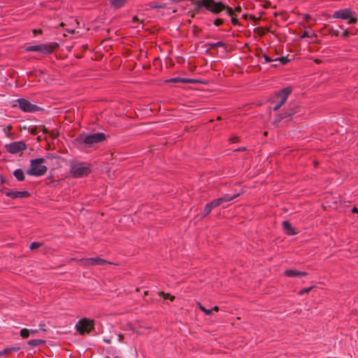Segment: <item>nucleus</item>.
Returning a JSON list of instances; mask_svg holds the SVG:
<instances>
[{"label": "nucleus", "mask_w": 358, "mask_h": 358, "mask_svg": "<svg viewBox=\"0 0 358 358\" xmlns=\"http://www.w3.org/2000/svg\"><path fill=\"white\" fill-rule=\"evenodd\" d=\"M311 289H312V287L304 288V289H301V290L299 292V294L300 295H302V294H303L304 293H307V292H308Z\"/></svg>", "instance_id": "2f4dec72"}, {"label": "nucleus", "mask_w": 358, "mask_h": 358, "mask_svg": "<svg viewBox=\"0 0 358 358\" xmlns=\"http://www.w3.org/2000/svg\"><path fill=\"white\" fill-rule=\"evenodd\" d=\"M30 335V333H29V329H22L21 331H20V336H22L23 338H27Z\"/></svg>", "instance_id": "5701e85b"}, {"label": "nucleus", "mask_w": 358, "mask_h": 358, "mask_svg": "<svg viewBox=\"0 0 358 358\" xmlns=\"http://www.w3.org/2000/svg\"><path fill=\"white\" fill-rule=\"evenodd\" d=\"M17 101L19 108L24 112L34 113L41 109L39 106L32 104L29 101L25 99H18Z\"/></svg>", "instance_id": "6e6552de"}, {"label": "nucleus", "mask_w": 358, "mask_h": 358, "mask_svg": "<svg viewBox=\"0 0 358 358\" xmlns=\"http://www.w3.org/2000/svg\"><path fill=\"white\" fill-rule=\"evenodd\" d=\"M222 23H223V20H222V19L217 18L214 20V24L217 27L220 26L221 24H222Z\"/></svg>", "instance_id": "7c9ffc66"}, {"label": "nucleus", "mask_w": 358, "mask_h": 358, "mask_svg": "<svg viewBox=\"0 0 358 358\" xmlns=\"http://www.w3.org/2000/svg\"><path fill=\"white\" fill-rule=\"evenodd\" d=\"M285 275L289 278L298 277V276H304L307 275V273L299 271L294 269H288L285 271Z\"/></svg>", "instance_id": "dca6fc26"}, {"label": "nucleus", "mask_w": 358, "mask_h": 358, "mask_svg": "<svg viewBox=\"0 0 358 358\" xmlns=\"http://www.w3.org/2000/svg\"><path fill=\"white\" fill-rule=\"evenodd\" d=\"M301 37L302 38H303L310 37V34H309V31H305L303 32V34L301 35Z\"/></svg>", "instance_id": "473e14b6"}, {"label": "nucleus", "mask_w": 358, "mask_h": 358, "mask_svg": "<svg viewBox=\"0 0 358 358\" xmlns=\"http://www.w3.org/2000/svg\"><path fill=\"white\" fill-rule=\"evenodd\" d=\"M90 169L83 163L73 162L71 164V173L75 178L83 177L89 174Z\"/></svg>", "instance_id": "423d86ee"}, {"label": "nucleus", "mask_w": 358, "mask_h": 358, "mask_svg": "<svg viewBox=\"0 0 358 358\" xmlns=\"http://www.w3.org/2000/svg\"><path fill=\"white\" fill-rule=\"evenodd\" d=\"M38 331V329H29L30 334H34Z\"/></svg>", "instance_id": "c9c22d12"}, {"label": "nucleus", "mask_w": 358, "mask_h": 358, "mask_svg": "<svg viewBox=\"0 0 358 358\" xmlns=\"http://www.w3.org/2000/svg\"><path fill=\"white\" fill-rule=\"evenodd\" d=\"M45 341L41 339H33L28 341V345L31 346H38L44 343Z\"/></svg>", "instance_id": "4be33fe9"}, {"label": "nucleus", "mask_w": 358, "mask_h": 358, "mask_svg": "<svg viewBox=\"0 0 358 358\" xmlns=\"http://www.w3.org/2000/svg\"><path fill=\"white\" fill-rule=\"evenodd\" d=\"M41 245V244L38 242H32L29 245V248L33 250L39 248Z\"/></svg>", "instance_id": "c85d7f7f"}, {"label": "nucleus", "mask_w": 358, "mask_h": 358, "mask_svg": "<svg viewBox=\"0 0 358 358\" xmlns=\"http://www.w3.org/2000/svg\"><path fill=\"white\" fill-rule=\"evenodd\" d=\"M292 90L291 87H285L279 91L272 101V103L273 104V110L274 111L278 110L280 107L285 104L288 96L292 93Z\"/></svg>", "instance_id": "20e7f679"}, {"label": "nucleus", "mask_w": 358, "mask_h": 358, "mask_svg": "<svg viewBox=\"0 0 358 358\" xmlns=\"http://www.w3.org/2000/svg\"><path fill=\"white\" fill-rule=\"evenodd\" d=\"M6 150L11 154H17L27 148L23 141H15L5 145Z\"/></svg>", "instance_id": "9d476101"}, {"label": "nucleus", "mask_w": 358, "mask_h": 358, "mask_svg": "<svg viewBox=\"0 0 358 358\" xmlns=\"http://www.w3.org/2000/svg\"><path fill=\"white\" fill-rule=\"evenodd\" d=\"M264 60H265V62L266 63H268V62H277V59H272V58H271L269 56H268L266 54L264 55Z\"/></svg>", "instance_id": "c756f323"}, {"label": "nucleus", "mask_w": 358, "mask_h": 358, "mask_svg": "<svg viewBox=\"0 0 358 358\" xmlns=\"http://www.w3.org/2000/svg\"><path fill=\"white\" fill-rule=\"evenodd\" d=\"M76 328L80 334H88L94 329V320L82 319L76 324Z\"/></svg>", "instance_id": "0eeeda50"}, {"label": "nucleus", "mask_w": 358, "mask_h": 358, "mask_svg": "<svg viewBox=\"0 0 358 358\" xmlns=\"http://www.w3.org/2000/svg\"><path fill=\"white\" fill-rule=\"evenodd\" d=\"M238 196H239L238 193L233 194V195L224 194L222 197L218 198L217 199H215V200H213V201H212L211 202H209V203H210V205L214 208L215 207H217V206H220L223 203L232 201L233 199H236Z\"/></svg>", "instance_id": "f8f14e48"}, {"label": "nucleus", "mask_w": 358, "mask_h": 358, "mask_svg": "<svg viewBox=\"0 0 358 358\" xmlns=\"http://www.w3.org/2000/svg\"><path fill=\"white\" fill-rule=\"evenodd\" d=\"M275 59H277V61H279L282 65L286 64L289 61V59L285 57H278L275 58Z\"/></svg>", "instance_id": "cd10ccee"}, {"label": "nucleus", "mask_w": 358, "mask_h": 358, "mask_svg": "<svg viewBox=\"0 0 358 358\" xmlns=\"http://www.w3.org/2000/svg\"><path fill=\"white\" fill-rule=\"evenodd\" d=\"M282 227L288 235H293L295 234L294 229L292 228V227L291 226L288 221H283Z\"/></svg>", "instance_id": "f3484780"}, {"label": "nucleus", "mask_w": 358, "mask_h": 358, "mask_svg": "<svg viewBox=\"0 0 358 358\" xmlns=\"http://www.w3.org/2000/svg\"><path fill=\"white\" fill-rule=\"evenodd\" d=\"M212 310H213V311H218L219 308H218L217 306H215Z\"/></svg>", "instance_id": "ea45409f"}, {"label": "nucleus", "mask_w": 358, "mask_h": 358, "mask_svg": "<svg viewBox=\"0 0 358 358\" xmlns=\"http://www.w3.org/2000/svg\"><path fill=\"white\" fill-rule=\"evenodd\" d=\"M25 49L29 52H40L44 54H50L52 51L51 47L45 44L29 45L27 46Z\"/></svg>", "instance_id": "9b49d317"}, {"label": "nucleus", "mask_w": 358, "mask_h": 358, "mask_svg": "<svg viewBox=\"0 0 358 358\" xmlns=\"http://www.w3.org/2000/svg\"><path fill=\"white\" fill-rule=\"evenodd\" d=\"M33 31H34V35H36L38 33H41V30L34 29Z\"/></svg>", "instance_id": "58836bf2"}, {"label": "nucleus", "mask_w": 358, "mask_h": 358, "mask_svg": "<svg viewBox=\"0 0 358 358\" xmlns=\"http://www.w3.org/2000/svg\"><path fill=\"white\" fill-rule=\"evenodd\" d=\"M148 6L150 8L157 9V8H164L166 7V4L163 3H158L157 1H151Z\"/></svg>", "instance_id": "6ab92c4d"}, {"label": "nucleus", "mask_w": 358, "mask_h": 358, "mask_svg": "<svg viewBox=\"0 0 358 358\" xmlns=\"http://www.w3.org/2000/svg\"><path fill=\"white\" fill-rule=\"evenodd\" d=\"M16 179L19 181H22L24 179V172L22 169H17L13 173Z\"/></svg>", "instance_id": "a211bd4d"}, {"label": "nucleus", "mask_w": 358, "mask_h": 358, "mask_svg": "<svg viewBox=\"0 0 358 358\" xmlns=\"http://www.w3.org/2000/svg\"><path fill=\"white\" fill-rule=\"evenodd\" d=\"M124 2V1H111V4L115 8H119L123 6Z\"/></svg>", "instance_id": "bb28decb"}, {"label": "nucleus", "mask_w": 358, "mask_h": 358, "mask_svg": "<svg viewBox=\"0 0 358 358\" xmlns=\"http://www.w3.org/2000/svg\"><path fill=\"white\" fill-rule=\"evenodd\" d=\"M331 34H332L333 36H338V34H339V30H338V29H336V30H334V29H333V30L331 31Z\"/></svg>", "instance_id": "f704fd0d"}, {"label": "nucleus", "mask_w": 358, "mask_h": 358, "mask_svg": "<svg viewBox=\"0 0 358 358\" xmlns=\"http://www.w3.org/2000/svg\"><path fill=\"white\" fill-rule=\"evenodd\" d=\"M199 308L201 310H202L203 313H205L207 315H210L213 313V310L206 309L205 307L201 306V304H200V303H199Z\"/></svg>", "instance_id": "a878e982"}, {"label": "nucleus", "mask_w": 358, "mask_h": 358, "mask_svg": "<svg viewBox=\"0 0 358 358\" xmlns=\"http://www.w3.org/2000/svg\"><path fill=\"white\" fill-rule=\"evenodd\" d=\"M241 6H237L235 9V11L236 12H241Z\"/></svg>", "instance_id": "e433bc0d"}, {"label": "nucleus", "mask_w": 358, "mask_h": 358, "mask_svg": "<svg viewBox=\"0 0 358 358\" xmlns=\"http://www.w3.org/2000/svg\"><path fill=\"white\" fill-rule=\"evenodd\" d=\"M168 83H194L196 80L191 78H182L180 77H175L166 80Z\"/></svg>", "instance_id": "2eb2a0df"}, {"label": "nucleus", "mask_w": 358, "mask_h": 358, "mask_svg": "<svg viewBox=\"0 0 358 358\" xmlns=\"http://www.w3.org/2000/svg\"><path fill=\"white\" fill-rule=\"evenodd\" d=\"M106 139V135L103 133L99 132L94 134H80L75 139V143L78 145H85V147H92L94 144L101 143Z\"/></svg>", "instance_id": "f03ea898"}, {"label": "nucleus", "mask_w": 358, "mask_h": 358, "mask_svg": "<svg viewBox=\"0 0 358 358\" xmlns=\"http://www.w3.org/2000/svg\"><path fill=\"white\" fill-rule=\"evenodd\" d=\"M296 113H298L297 108H290L286 112L278 115L277 120L280 121L282 119L289 117Z\"/></svg>", "instance_id": "4468645a"}, {"label": "nucleus", "mask_w": 358, "mask_h": 358, "mask_svg": "<svg viewBox=\"0 0 358 358\" xmlns=\"http://www.w3.org/2000/svg\"><path fill=\"white\" fill-rule=\"evenodd\" d=\"M207 45L210 49H215V48H216L217 47H223V48L226 47L225 43L224 42H222V41H218L217 43H208Z\"/></svg>", "instance_id": "aec40b11"}, {"label": "nucleus", "mask_w": 358, "mask_h": 358, "mask_svg": "<svg viewBox=\"0 0 358 358\" xmlns=\"http://www.w3.org/2000/svg\"><path fill=\"white\" fill-rule=\"evenodd\" d=\"M310 15H309V14H306V15H304V19H305L306 20H308L310 18Z\"/></svg>", "instance_id": "4c0bfd02"}, {"label": "nucleus", "mask_w": 358, "mask_h": 358, "mask_svg": "<svg viewBox=\"0 0 358 358\" xmlns=\"http://www.w3.org/2000/svg\"><path fill=\"white\" fill-rule=\"evenodd\" d=\"M159 295L161 296H163L165 299H168L169 298L172 301L175 299V296H170L169 294L164 293V292H159Z\"/></svg>", "instance_id": "393cba45"}, {"label": "nucleus", "mask_w": 358, "mask_h": 358, "mask_svg": "<svg viewBox=\"0 0 358 358\" xmlns=\"http://www.w3.org/2000/svg\"><path fill=\"white\" fill-rule=\"evenodd\" d=\"M45 162L44 158H36L30 162V169L27 171V173L33 176H41L47 172V167L43 164Z\"/></svg>", "instance_id": "7ed1b4c3"}, {"label": "nucleus", "mask_w": 358, "mask_h": 358, "mask_svg": "<svg viewBox=\"0 0 358 358\" xmlns=\"http://www.w3.org/2000/svg\"><path fill=\"white\" fill-rule=\"evenodd\" d=\"M20 350V348L19 347H13V348H6L3 352L2 353H1V355H3L4 353H8L10 352H17Z\"/></svg>", "instance_id": "b1692460"}, {"label": "nucleus", "mask_w": 358, "mask_h": 358, "mask_svg": "<svg viewBox=\"0 0 358 358\" xmlns=\"http://www.w3.org/2000/svg\"><path fill=\"white\" fill-rule=\"evenodd\" d=\"M213 209V208L210 205V203H206V206L204 208V210H203V213H201V216L202 217H206V215H208L211 212V210Z\"/></svg>", "instance_id": "412c9836"}, {"label": "nucleus", "mask_w": 358, "mask_h": 358, "mask_svg": "<svg viewBox=\"0 0 358 358\" xmlns=\"http://www.w3.org/2000/svg\"><path fill=\"white\" fill-rule=\"evenodd\" d=\"M5 194L7 196L12 199L24 198L29 196V193L27 191L9 190L5 192Z\"/></svg>", "instance_id": "ddd939ff"}, {"label": "nucleus", "mask_w": 358, "mask_h": 358, "mask_svg": "<svg viewBox=\"0 0 358 358\" xmlns=\"http://www.w3.org/2000/svg\"><path fill=\"white\" fill-rule=\"evenodd\" d=\"M80 265L83 266H102L106 264H110L108 261L101 259L100 257H92V258H86L82 259L79 261Z\"/></svg>", "instance_id": "1a4fd4ad"}, {"label": "nucleus", "mask_w": 358, "mask_h": 358, "mask_svg": "<svg viewBox=\"0 0 358 358\" xmlns=\"http://www.w3.org/2000/svg\"><path fill=\"white\" fill-rule=\"evenodd\" d=\"M198 8H206V10L212 12L213 13L217 14L222 10H226V13L231 16V23L234 25L238 24L237 18L233 17L234 10L231 7L227 6L222 3L221 1H196Z\"/></svg>", "instance_id": "f257e3e1"}, {"label": "nucleus", "mask_w": 358, "mask_h": 358, "mask_svg": "<svg viewBox=\"0 0 358 358\" xmlns=\"http://www.w3.org/2000/svg\"><path fill=\"white\" fill-rule=\"evenodd\" d=\"M332 16L336 19L348 20V24H355L357 22L355 13L349 8L336 10Z\"/></svg>", "instance_id": "39448f33"}, {"label": "nucleus", "mask_w": 358, "mask_h": 358, "mask_svg": "<svg viewBox=\"0 0 358 358\" xmlns=\"http://www.w3.org/2000/svg\"><path fill=\"white\" fill-rule=\"evenodd\" d=\"M349 34H350L349 31H348L347 29H345V30L342 33L341 36H342L343 38H346V37H348V36H349Z\"/></svg>", "instance_id": "72a5a7b5"}]
</instances>
